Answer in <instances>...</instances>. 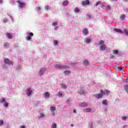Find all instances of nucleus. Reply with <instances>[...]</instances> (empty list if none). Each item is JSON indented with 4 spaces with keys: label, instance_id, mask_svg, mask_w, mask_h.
<instances>
[{
    "label": "nucleus",
    "instance_id": "393cba45",
    "mask_svg": "<svg viewBox=\"0 0 128 128\" xmlns=\"http://www.w3.org/2000/svg\"><path fill=\"white\" fill-rule=\"evenodd\" d=\"M113 54H118V50H113Z\"/></svg>",
    "mask_w": 128,
    "mask_h": 128
},
{
    "label": "nucleus",
    "instance_id": "864d4df0",
    "mask_svg": "<svg viewBox=\"0 0 128 128\" xmlns=\"http://www.w3.org/2000/svg\"><path fill=\"white\" fill-rule=\"evenodd\" d=\"M71 126H74V124H71Z\"/></svg>",
    "mask_w": 128,
    "mask_h": 128
},
{
    "label": "nucleus",
    "instance_id": "423d86ee",
    "mask_svg": "<svg viewBox=\"0 0 128 128\" xmlns=\"http://www.w3.org/2000/svg\"><path fill=\"white\" fill-rule=\"evenodd\" d=\"M44 72H46V68H42L39 72V76H42V74H44Z\"/></svg>",
    "mask_w": 128,
    "mask_h": 128
},
{
    "label": "nucleus",
    "instance_id": "7c9ffc66",
    "mask_svg": "<svg viewBox=\"0 0 128 128\" xmlns=\"http://www.w3.org/2000/svg\"><path fill=\"white\" fill-rule=\"evenodd\" d=\"M53 26H58V22H52Z\"/></svg>",
    "mask_w": 128,
    "mask_h": 128
},
{
    "label": "nucleus",
    "instance_id": "37998d69",
    "mask_svg": "<svg viewBox=\"0 0 128 128\" xmlns=\"http://www.w3.org/2000/svg\"><path fill=\"white\" fill-rule=\"evenodd\" d=\"M2 102H6V99L4 98L1 100Z\"/></svg>",
    "mask_w": 128,
    "mask_h": 128
},
{
    "label": "nucleus",
    "instance_id": "f3484780",
    "mask_svg": "<svg viewBox=\"0 0 128 128\" xmlns=\"http://www.w3.org/2000/svg\"><path fill=\"white\" fill-rule=\"evenodd\" d=\"M102 104L104 106H108V100H103L102 101Z\"/></svg>",
    "mask_w": 128,
    "mask_h": 128
},
{
    "label": "nucleus",
    "instance_id": "f8f14e48",
    "mask_svg": "<svg viewBox=\"0 0 128 128\" xmlns=\"http://www.w3.org/2000/svg\"><path fill=\"white\" fill-rule=\"evenodd\" d=\"M88 106V103H86V102L81 103L79 104V106H80V108H84V106Z\"/></svg>",
    "mask_w": 128,
    "mask_h": 128
},
{
    "label": "nucleus",
    "instance_id": "ddd939ff",
    "mask_svg": "<svg viewBox=\"0 0 128 128\" xmlns=\"http://www.w3.org/2000/svg\"><path fill=\"white\" fill-rule=\"evenodd\" d=\"M82 33L84 34V36H86V34H88V28H84L83 30Z\"/></svg>",
    "mask_w": 128,
    "mask_h": 128
},
{
    "label": "nucleus",
    "instance_id": "4c0bfd02",
    "mask_svg": "<svg viewBox=\"0 0 128 128\" xmlns=\"http://www.w3.org/2000/svg\"><path fill=\"white\" fill-rule=\"evenodd\" d=\"M36 10H37L38 12H40V10H41V8H40V7H37V8H36Z\"/></svg>",
    "mask_w": 128,
    "mask_h": 128
},
{
    "label": "nucleus",
    "instance_id": "1a4fd4ad",
    "mask_svg": "<svg viewBox=\"0 0 128 128\" xmlns=\"http://www.w3.org/2000/svg\"><path fill=\"white\" fill-rule=\"evenodd\" d=\"M96 98H102L104 96V94L100 93V94H96L94 95Z\"/></svg>",
    "mask_w": 128,
    "mask_h": 128
},
{
    "label": "nucleus",
    "instance_id": "6e6d98bb",
    "mask_svg": "<svg viewBox=\"0 0 128 128\" xmlns=\"http://www.w3.org/2000/svg\"><path fill=\"white\" fill-rule=\"evenodd\" d=\"M124 80H123L124 82Z\"/></svg>",
    "mask_w": 128,
    "mask_h": 128
},
{
    "label": "nucleus",
    "instance_id": "aec40b11",
    "mask_svg": "<svg viewBox=\"0 0 128 128\" xmlns=\"http://www.w3.org/2000/svg\"><path fill=\"white\" fill-rule=\"evenodd\" d=\"M84 110H86V112H92V108H88L84 109Z\"/></svg>",
    "mask_w": 128,
    "mask_h": 128
},
{
    "label": "nucleus",
    "instance_id": "09e8293b",
    "mask_svg": "<svg viewBox=\"0 0 128 128\" xmlns=\"http://www.w3.org/2000/svg\"><path fill=\"white\" fill-rule=\"evenodd\" d=\"M26 127L24 126H22L20 127V128H25Z\"/></svg>",
    "mask_w": 128,
    "mask_h": 128
},
{
    "label": "nucleus",
    "instance_id": "2eb2a0df",
    "mask_svg": "<svg viewBox=\"0 0 128 128\" xmlns=\"http://www.w3.org/2000/svg\"><path fill=\"white\" fill-rule=\"evenodd\" d=\"M62 6H68V1L65 0L62 2Z\"/></svg>",
    "mask_w": 128,
    "mask_h": 128
},
{
    "label": "nucleus",
    "instance_id": "f704fd0d",
    "mask_svg": "<svg viewBox=\"0 0 128 128\" xmlns=\"http://www.w3.org/2000/svg\"><path fill=\"white\" fill-rule=\"evenodd\" d=\"M126 118H128V117H126V116H124L122 117V120H126Z\"/></svg>",
    "mask_w": 128,
    "mask_h": 128
},
{
    "label": "nucleus",
    "instance_id": "473e14b6",
    "mask_svg": "<svg viewBox=\"0 0 128 128\" xmlns=\"http://www.w3.org/2000/svg\"><path fill=\"white\" fill-rule=\"evenodd\" d=\"M78 93L80 94H84V90H81V91H79Z\"/></svg>",
    "mask_w": 128,
    "mask_h": 128
},
{
    "label": "nucleus",
    "instance_id": "a878e982",
    "mask_svg": "<svg viewBox=\"0 0 128 128\" xmlns=\"http://www.w3.org/2000/svg\"><path fill=\"white\" fill-rule=\"evenodd\" d=\"M126 18V16L123 14V15H122L120 16V20H124V18Z\"/></svg>",
    "mask_w": 128,
    "mask_h": 128
},
{
    "label": "nucleus",
    "instance_id": "603ef678",
    "mask_svg": "<svg viewBox=\"0 0 128 128\" xmlns=\"http://www.w3.org/2000/svg\"><path fill=\"white\" fill-rule=\"evenodd\" d=\"M124 2H128V0H123Z\"/></svg>",
    "mask_w": 128,
    "mask_h": 128
},
{
    "label": "nucleus",
    "instance_id": "79ce46f5",
    "mask_svg": "<svg viewBox=\"0 0 128 128\" xmlns=\"http://www.w3.org/2000/svg\"><path fill=\"white\" fill-rule=\"evenodd\" d=\"M44 113L41 114L40 118H44Z\"/></svg>",
    "mask_w": 128,
    "mask_h": 128
},
{
    "label": "nucleus",
    "instance_id": "de8ad7c7",
    "mask_svg": "<svg viewBox=\"0 0 128 128\" xmlns=\"http://www.w3.org/2000/svg\"><path fill=\"white\" fill-rule=\"evenodd\" d=\"M4 22H8V20H7L6 19H4Z\"/></svg>",
    "mask_w": 128,
    "mask_h": 128
},
{
    "label": "nucleus",
    "instance_id": "412c9836",
    "mask_svg": "<svg viewBox=\"0 0 128 128\" xmlns=\"http://www.w3.org/2000/svg\"><path fill=\"white\" fill-rule=\"evenodd\" d=\"M4 48H10V44L7 42L4 44Z\"/></svg>",
    "mask_w": 128,
    "mask_h": 128
},
{
    "label": "nucleus",
    "instance_id": "b1692460",
    "mask_svg": "<svg viewBox=\"0 0 128 128\" xmlns=\"http://www.w3.org/2000/svg\"><path fill=\"white\" fill-rule=\"evenodd\" d=\"M51 128H56V124L53 122L52 124Z\"/></svg>",
    "mask_w": 128,
    "mask_h": 128
},
{
    "label": "nucleus",
    "instance_id": "e433bc0d",
    "mask_svg": "<svg viewBox=\"0 0 128 128\" xmlns=\"http://www.w3.org/2000/svg\"><path fill=\"white\" fill-rule=\"evenodd\" d=\"M45 10H50V6H45Z\"/></svg>",
    "mask_w": 128,
    "mask_h": 128
},
{
    "label": "nucleus",
    "instance_id": "c03bdc74",
    "mask_svg": "<svg viewBox=\"0 0 128 128\" xmlns=\"http://www.w3.org/2000/svg\"><path fill=\"white\" fill-rule=\"evenodd\" d=\"M110 58H114V55H111Z\"/></svg>",
    "mask_w": 128,
    "mask_h": 128
},
{
    "label": "nucleus",
    "instance_id": "6e6552de",
    "mask_svg": "<svg viewBox=\"0 0 128 128\" xmlns=\"http://www.w3.org/2000/svg\"><path fill=\"white\" fill-rule=\"evenodd\" d=\"M32 93V90L30 88H28L26 90V94L28 96H30Z\"/></svg>",
    "mask_w": 128,
    "mask_h": 128
},
{
    "label": "nucleus",
    "instance_id": "a18cd8bd",
    "mask_svg": "<svg viewBox=\"0 0 128 128\" xmlns=\"http://www.w3.org/2000/svg\"><path fill=\"white\" fill-rule=\"evenodd\" d=\"M58 26H55V28H54V30H58Z\"/></svg>",
    "mask_w": 128,
    "mask_h": 128
},
{
    "label": "nucleus",
    "instance_id": "a211bd4d",
    "mask_svg": "<svg viewBox=\"0 0 128 128\" xmlns=\"http://www.w3.org/2000/svg\"><path fill=\"white\" fill-rule=\"evenodd\" d=\"M56 110V108L54 106H50V110L52 112H54V110Z\"/></svg>",
    "mask_w": 128,
    "mask_h": 128
},
{
    "label": "nucleus",
    "instance_id": "4468645a",
    "mask_svg": "<svg viewBox=\"0 0 128 128\" xmlns=\"http://www.w3.org/2000/svg\"><path fill=\"white\" fill-rule=\"evenodd\" d=\"M6 36L7 38H8L9 40L12 38V34H10V33H6Z\"/></svg>",
    "mask_w": 128,
    "mask_h": 128
},
{
    "label": "nucleus",
    "instance_id": "9b49d317",
    "mask_svg": "<svg viewBox=\"0 0 128 128\" xmlns=\"http://www.w3.org/2000/svg\"><path fill=\"white\" fill-rule=\"evenodd\" d=\"M85 2H82V6H88V4H90V0H85Z\"/></svg>",
    "mask_w": 128,
    "mask_h": 128
},
{
    "label": "nucleus",
    "instance_id": "8fccbe9b",
    "mask_svg": "<svg viewBox=\"0 0 128 128\" xmlns=\"http://www.w3.org/2000/svg\"><path fill=\"white\" fill-rule=\"evenodd\" d=\"M0 4H2V0H0Z\"/></svg>",
    "mask_w": 128,
    "mask_h": 128
},
{
    "label": "nucleus",
    "instance_id": "20e7f679",
    "mask_svg": "<svg viewBox=\"0 0 128 128\" xmlns=\"http://www.w3.org/2000/svg\"><path fill=\"white\" fill-rule=\"evenodd\" d=\"M32 36H34V33L30 32L28 34V36L26 37V40H30Z\"/></svg>",
    "mask_w": 128,
    "mask_h": 128
},
{
    "label": "nucleus",
    "instance_id": "c9c22d12",
    "mask_svg": "<svg viewBox=\"0 0 128 128\" xmlns=\"http://www.w3.org/2000/svg\"><path fill=\"white\" fill-rule=\"evenodd\" d=\"M54 44L56 45V44H58V40H54Z\"/></svg>",
    "mask_w": 128,
    "mask_h": 128
},
{
    "label": "nucleus",
    "instance_id": "49530a36",
    "mask_svg": "<svg viewBox=\"0 0 128 128\" xmlns=\"http://www.w3.org/2000/svg\"><path fill=\"white\" fill-rule=\"evenodd\" d=\"M74 114H76V110H74Z\"/></svg>",
    "mask_w": 128,
    "mask_h": 128
},
{
    "label": "nucleus",
    "instance_id": "a19ab883",
    "mask_svg": "<svg viewBox=\"0 0 128 128\" xmlns=\"http://www.w3.org/2000/svg\"><path fill=\"white\" fill-rule=\"evenodd\" d=\"M100 4V2H97L96 4V6H98L99 4Z\"/></svg>",
    "mask_w": 128,
    "mask_h": 128
},
{
    "label": "nucleus",
    "instance_id": "5fc2aeb1",
    "mask_svg": "<svg viewBox=\"0 0 128 128\" xmlns=\"http://www.w3.org/2000/svg\"><path fill=\"white\" fill-rule=\"evenodd\" d=\"M126 80H128V78H126Z\"/></svg>",
    "mask_w": 128,
    "mask_h": 128
},
{
    "label": "nucleus",
    "instance_id": "0eeeda50",
    "mask_svg": "<svg viewBox=\"0 0 128 128\" xmlns=\"http://www.w3.org/2000/svg\"><path fill=\"white\" fill-rule=\"evenodd\" d=\"M100 94H104V96H106V94L108 95L110 94V91H108V90H104V92L102 90H101L100 91Z\"/></svg>",
    "mask_w": 128,
    "mask_h": 128
},
{
    "label": "nucleus",
    "instance_id": "72a5a7b5",
    "mask_svg": "<svg viewBox=\"0 0 128 128\" xmlns=\"http://www.w3.org/2000/svg\"><path fill=\"white\" fill-rule=\"evenodd\" d=\"M4 124V120H0V126H2Z\"/></svg>",
    "mask_w": 128,
    "mask_h": 128
},
{
    "label": "nucleus",
    "instance_id": "f03ea898",
    "mask_svg": "<svg viewBox=\"0 0 128 128\" xmlns=\"http://www.w3.org/2000/svg\"><path fill=\"white\" fill-rule=\"evenodd\" d=\"M56 68L62 69V68H68V66L66 65H62L60 64H56L54 66Z\"/></svg>",
    "mask_w": 128,
    "mask_h": 128
},
{
    "label": "nucleus",
    "instance_id": "2f4dec72",
    "mask_svg": "<svg viewBox=\"0 0 128 128\" xmlns=\"http://www.w3.org/2000/svg\"><path fill=\"white\" fill-rule=\"evenodd\" d=\"M4 106L5 108H8V103H6V102H5Z\"/></svg>",
    "mask_w": 128,
    "mask_h": 128
},
{
    "label": "nucleus",
    "instance_id": "c85d7f7f",
    "mask_svg": "<svg viewBox=\"0 0 128 128\" xmlns=\"http://www.w3.org/2000/svg\"><path fill=\"white\" fill-rule=\"evenodd\" d=\"M85 42H86V44H90V38H87Z\"/></svg>",
    "mask_w": 128,
    "mask_h": 128
},
{
    "label": "nucleus",
    "instance_id": "39448f33",
    "mask_svg": "<svg viewBox=\"0 0 128 128\" xmlns=\"http://www.w3.org/2000/svg\"><path fill=\"white\" fill-rule=\"evenodd\" d=\"M4 62H5L6 64H14V62L12 61H10L8 58H5L4 60Z\"/></svg>",
    "mask_w": 128,
    "mask_h": 128
},
{
    "label": "nucleus",
    "instance_id": "bb28decb",
    "mask_svg": "<svg viewBox=\"0 0 128 128\" xmlns=\"http://www.w3.org/2000/svg\"><path fill=\"white\" fill-rule=\"evenodd\" d=\"M74 12H80V9H78V8H75Z\"/></svg>",
    "mask_w": 128,
    "mask_h": 128
},
{
    "label": "nucleus",
    "instance_id": "5701e85b",
    "mask_svg": "<svg viewBox=\"0 0 128 128\" xmlns=\"http://www.w3.org/2000/svg\"><path fill=\"white\" fill-rule=\"evenodd\" d=\"M57 96L59 98H62V93L60 92H58L57 93Z\"/></svg>",
    "mask_w": 128,
    "mask_h": 128
},
{
    "label": "nucleus",
    "instance_id": "f257e3e1",
    "mask_svg": "<svg viewBox=\"0 0 128 128\" xmlns=\"http://www.w3.org/2000/svg\"><path fill=\"white\" fill-rule=\"evenodd\" d=\"M98 46H100V50H105L106 48V46L104 44V40H100L98 44Z\"/></svg>",
    "mask_w": 128,
    "mask_h": 128
},
{
    "label": "nucleus",
    "instance_id": "ea45409f",
    "mask_svg": "<svg viewBox=\"0 0 128 128\" xmlns=\"http://www.w3.org/2000/svg\"><path fill=\"white\" fill-rule=\"evenodd\" d=\"M118 68L119 70H122V66H118Z\"/></svg>",
    "mask_w": 128,
    "mask_h": 128
},
{
    "label": "nucleus",
    "instance_id": "cd10ccee",
    "mask_svg": "<svg viewBox=\"0 0 128 128\" xmlns=\"http://www.w3.org/2000/svg\"><path fill=\"white\" fill-rule=\"evenodd\" d=\"M61 88H66V85L64 84H60Z\"/></svg>",
    "mask_w": 128,
    "mask_h": 128
},
{
    "label": "nucleus",
    "instance_id": "58836bf2",
    "mask_svg": "<svg viewBox=\"0 0 128 128\" xmlns=\"http://www.w3.org/2000/svg\"><path fill=\"white\" fill-rule=\"evenodd\" d=\"M106 8L107 10H110V6L109 5H108L107 6H106Z\"/></svg>",
    "mask_w": 128,
    "mask_h": 128
},
{
    "label": "nucleus",
    "instance_id": "9d476101",
    "mask_svg": "<svg viewBox=\"0 0 128 128\" xmlns=\"http://www.w3.org/2000/svg\"><path fill=\"white\" fill-rule=\"evenodd\" d=\"M114 30L116 32H119V34H124V32H122V30L120 28H116L114 29Z\"/></svg>",
    "mask_w": 128,
    "mask_h": 128
},
{
    "label": "nucleus",
    "instance_id": "4be33fe9",
    "mask_svg": "<svg viewBox=\"0 0 128 128\" xmlns=\"http://www.w3.org/2000/svg\"><path fill=\"white\" fill-rule=\"evenodd\" d=\"M84 64L85 66H88V61L86 60H84Z\"/></svg>",
    "mask_w": 128,
    "mask_h": 128
},
{
    "label": "nucleus",
    "instance_id": "6ab92c4d",
    "mask_svg": "<svg viewBox=\"0 0 128 128\" xmlns=\"http://www.w3.org/2000/svg\"><path fill=\"white\" fill-rule=\"evenodd\" d=\"M44 98H50V93L48 92H44Z\"/></svg>",
    "mask_w": 128,
    "mask_h": 128
},
{
    "label": "nucleus",
    "instance_id": "dca6fc26",
    "mask_svg": "<svg viewBox=\"0 0 128 128\" xmlns=\"http://www.w3.org/2000/svg\"><path fill=\"white\" fill-rule=\"evenodd\" d=\"M70 74V71L69 70H66L64 71V74L65 76H68V74Z\"/></svg>",
    "mask_w": 128,
    "mask_h": 128
},
{
    "label": "nucleus",
    "instance_id": "c756f323",
    "mask_svg": "<svg viewBox=\"0 0 128 128\" xmlns=\"http://www.w3.org/2000/svg\"><path fill=\"white\" fill-rule=\"evenodd\" d=\"M124 88V90H126V92L128 93V85L125 86Z\"/></svg>",
    "mask_w": 128,
    "mask_h": 128
},
{
    "label": "nucleus",
    "instance_id": "7ed1b4c3",
    "mask_svg": "<svg viewBox=\"0 0 128 128\" xmlns=\"http://www.w3.org/2000/svg\"><path fill=\"white\" fill-rule=\"evenodd\" d=\"M16 2H18V8H24V4H26V2H22L20 0L16 1Z\"/></svg>",
    "mask_w": 128,
    "mask_h": 128
},
{
    "label": "nucleus",
    "instance_id": "3c124183",
    "mask_svg": "<svg viewBox=\"0 0 128 128\" xmlns=\"http://www.w3.org/2000/svg\"><path fill=\"white\" fill-rule=\"evenodd\" d=\"M112 2H114V0H115V2H116V0H110Z\"/></svg>",
    "mask_w": 128,
    "mask_h": 128
}]
</instances>
